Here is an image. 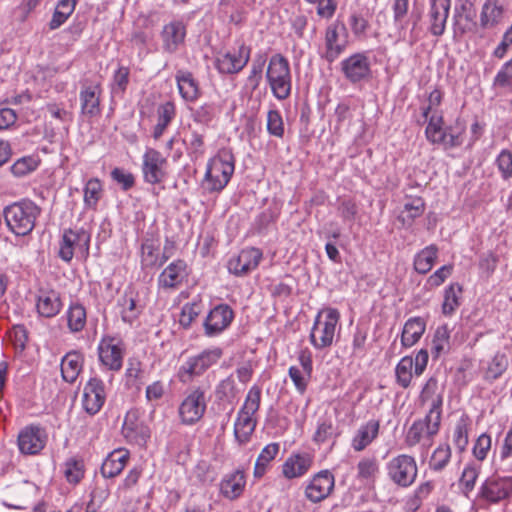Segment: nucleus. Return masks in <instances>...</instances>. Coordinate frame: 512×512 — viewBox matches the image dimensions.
<instances>
[{"mask_svg": "<svg viewBox=\"0 0 512 512\" xmlns=\"http://www.w3.org/2000/svg\"><path fill=\"white\" fill-rule=\"evenodd\" d=\"M341 70L351 83H357L370 75V62L363 53H356L341 62Z\"/></svg>", "mask_w": 512, "mask_h": 512, "instance_id": "6ab92c4d", "label": "nucleus"}, {"mask_svg": "<svg viewBox=\"0 0 512 512\" xmlns=\"http://www.w3.org/2000/svg\"><path fill=\"white\" fill-rule=\"evenodd\" d=\"M60 296L55 291L43 293L38 297L37 310L39 314L46 318L56 316L61 310Z\"/></svg>", "mask_w": 512, "mask_h": 512, "instance_id": "473e14b6", "label": "nucleus"}, {"mask_svg": "<svg viewBox=\"0 0 512 512\" xmlns=\"http://www.w3.org/2000/svg\"><path fill=\"white\" fill-rule=\"evenodd\" d=\"M157 249L152 242H145L141 247V264L144 268L159 266Z\"/></svg>", "mask_w": 512, "mask_h": 512, "instance_id": "052dcab7", "label": "nucleus"}, {"mask_svg": "<svg viewBox=\"0 0 512 512\" xmlns=\"http://www.w3.org/2000/svg\"><path fill=\"white\" fill-rule=\"evenodd\" d=\"M41 208L31 200L13 203L4 209L3 215L8 228L18 236L32 232Z\"/></svg>", "mask_w": 512, "mask_h": 512, "instance_id": "f03ea898", "label": "nucleus"}, {"mask_svg": "<svg viewBox=\"0 0 512 512\" xmlns=\"http://www.w3.org/2000/svg\"><path fill=\"white\" fill-rule=\"evenodd\" d=\"M125 346L121 339L105 336L98 345L99 359L105 367L112 371L122 368Z\"/></svg>", "mask_w": 512, "mask_h": 512, "instance_id": "1a4fd4ad", "label": "nucleus"}, {"mask_svg": "<svg viewBox=\"0 0 512 512\" xmlns=\"http://www.w3.org/2000/svg\"><path fill=\"white\" fill-rule=\"evenodd\" d=\"M122 306L121 318L125 323L132 324L141 313V309L137 306L136 300L127 295L123 296L120 300Z\"/></svg>", "mask_w": 512, "mask_h": 512, "instance_id": "5fc2aeb1", "label": "nucleus"}, {"mask_svg": "<svg viewBox=\"0 0 512 512\" xmlns=\"http://www.w3.org/2000/svg\"><path fill=\"white\" fill-rule=\"evenodd\" d=\"M160 36L163 50L173 54L184 44L186 25L181 20H173L163 26Z\"/></svg>", "mask_w": 512, "mask_h": 512, "instance_id": "412c9836", "label": "nucleus"}, {"mask_svg": "<svg viewBox=\"0 0 512 512\" xmlns=\"http://www.w3.org/2000/svg\"><path fill=\"white\" fill-rule=\"evenodd\" d=\"M106 401V390L104 382L92 377L88 380L83 388L82 407L84 411L93 416L97 414Z\"/></svg>", "mask_w": 512, "mask_h": 512, "instance_id": "9b49d317", "label": "nucleus"}, {"mask_svg": "<svg viewBox=\"0 0 512 512\" xmlns=\"http://www.w3.org/2000/svg\"><path fill=\"white\" fill-rule=\"evenodd\" d=\"M469 424L468 416L462 415L455 425L453 442L459 452H463L468 445Z\"/></svg>", "mask_w": 512, "mask_h": 512, "instance_id": "a18cd8bd", "label": "nucleus"}, {"mask_svg": "<svg viewBox=\"0 0 512 512\" xmlns=\"http://www.w3.org/2000/svg\"><path fill=\"white\" fill-rule=\"evenodd\" d=\"M437 255L438 248L436 245L432 244L425 247L416 254L414 258V269L420 274L428 273L432 269Z\"/></svg>", "mask_w": 512, "mask_h": 512, "instance_id": "c9c22d12", "label": "nucleus"}, {"mask_svg": "<svg viewBox=\"0 0 512 512\" xmlns=\"http://www.w3.org/2000/svg\"><path fill=\"white\" fill-rule=\"evenodd\" d=\"M46 433L36 426H29L21 430L18 435V447L23 454H38L46 444Z\"/></svg>", "mask_w": 512, "mask_h": 512, "instance_id": "aec40b11", "label": "nucleus"}, {"mask_svg": "<svg viewBox=\"0 0 512 512\" xmlns=\"http://www.w3.org/2000/svg\"><path fill=\"white\" fill-rule=\"evenodd\" d=\"M37 167V162L32 157H22L18 159L10 168L13 175L17 177L24 176Z\"/></svg>", "mask_w": 512, "mask_h": 512, "instance_id": "774afa93", "label": "nucleus"}, {"mask_svg": "<svg viewBox=\"0 0 512 512\" xmlns=\"http://www.w3.org/2000/svg\"><path fill=\"white\" fill-rule=\"evenodd\" d=\"M336 428L334 427L331 420H324L319 422L317 429L313 436V441L317 444H322L328 440L336 437Z\"/></svg>", "mask_w": 512, "mask_h": 512, "instance_id": "680f3d73", "label": "nucleus"}, {"mask_svg": "<svg viewBox=\"0 0 512 512\" xmlns=\"http://www.w3.org/2000/svg\"><path fill=\"white\" fill-rule=\"evenodd\" d=\"M223 351L219 347L206 349L196 356L189 357L179 370L180 380L184 383L193 377L202 375L222 357Z\"/></svg>", "mask_w": 512, "mask_h": 512, "instance_id": "423d86ee", "label": "nucleus"}, {"mask_svg": "<svg viewBox=\"0 0 512 512\" xmlns=\"http://www.w3.org/2000/svg\"><path fill=\"white\" fill-rule=\"evenodd\" d=\"M86 324V310L78 303L71 304L67 312V325L71 332L81 331Z\"/></svg>", "mask_w": 512, "mask_h": 512, "instance_id": "37998d69", "label": "nucleus"}, {"mask_svg": "<svg viewBox=\"0 0 512 512\" xmlns=\"http://www.w3.org/2000/svg\"><path fill=\"white\" fill-rule=\"evenodd\" d=\"M479 473L480 465L475 463L468 464L464 468L459 482L462 487V491L466 496H468V494L474 489Z\"/></svg>", "mask_w": 512, "mask_h": 512, "instance_id": "3c124183", "label": "nucleus"}, {"mask_svg": "<svg viewBox=\"0 0 512 512\" xmlns=\"http://www.w3.org/2000/svg\"><path fill=\"white\" fill-rule=\"evenodd\" d=\"M234 319V312L227 304L215 306L206 316L203 326L205 335L217 336L229 327Z\"/></svg>", "mask_w": 512, "mask_h": 512, "instance_id": "ddd939ff", "label": "nucleus"}, {"mask_svg": "<svg viewBox=\"0 0 512 512\" xmlns=\"http://www.w3.org/2000/svg\"><path fill=\"white\" fill-rule=\"evenodd\" d=\"M234 169V156L227 151L219 152L208 161L201 188L208 194L220 193L229 183Z\"/></svg>", "mask_w": 512, "mask_h": 512, "instance_id": "f257e3e1", "label": "nucleus"}, {"mask_svg": "<svg viewBox=\"0 0 512 512\" xmlns=\"http://www.w3.org/2000/svg\"><path fill=\"white\" fill-rule=\"evenodd\" d=\"M83 355L78 351H70L61 360V376L67 383H74L82 371Z\"/></svg>", "mask_w": 512, "mask_h": 512, "instance_id": "cd10ccee", "label": "nucleus"}, {"mask_svg": "<svg viewBox=\"0 0 512 512\" xmlns=\"http://www.w3.org/2000/svg\"><path fill=\"white\" fill-rule=\"evenodd\" d=\"M512 495V477L492 476L487 478L479 490V498L496 504Z\"/></svg>", "mask_w": 512, "mask_h": 512, "instance_id": "9d476101", "label": "nucleus"}, {"mask_svg": "<svg viewBox=\"0 0 512 512\" xmlns=\"http://www.w3.org/2000/svg\"><path fill=\"white\" fill-rule=\"evenodd\" d=\"M438 389V381L434 377H430L426 384L424 385L420 396L419 401L422 405L430 402V408H433V405L436 404L438 399L441 400V405L443 404V396L442 394H437L436 391Z\"/></svg>", "mask_w": 512, "mask_h": 512, "instance_id": "603ef678", "label": "nucleus"}, {"mask_svg": "<svg viewBox=\"0 0 512 512\" xmlns=\"http://www.w3.org/2000/svg\"><path fill=\"white\" fill-rule=\"evenodd\" d=\"M347 30L344 24H332L326 29L325 35V59L332 63L345 50L347 45Z\"/></svg>", "mask_w": 512, "mask_h": 512, "instance_id": "dca6fc26", "label": "nucleus"}, {"mask_svg": "<svg viewBox=\"0 0 512 512\" xmlns=\"http://www.w3.org/2000/svg\"><path fill=\"white\" fill-rule=\"evenodd\" d=\"M414 365V360L412 357L405 356L403 357L396 366L395 374L397 383L402 388H408L411 380H412V369Z\"/></svg>", "mask_w": 512, "mask_h": 512, "instance_id": "c03bdc74", "label": "nucleus"}, {"mask_svg": "<svg viewBox=\"0 0 512 512\" xmlns=\"http://www.w3.org/2000/svg\"><path fill=\"white\" fill-rule=\"evenodd\" d=\"M76 4V0H60L49 22V28L55 30L63 25L74 12Z\"/></svg>", "mask_w": 512, "mask_h": 512, "instance_id": "58836bf2", "label": "nucleus"}, {"mask_svg": "<svg viewBox=\"0 0 512 512\" xmlns=\"http://www.w3.org/2000/svg\"><path fill=\"white\" fill-rule=\"evenodd\" d=\"M240 390L233 375L221 380L215 388V397L218 401L233 404Z\"/></svg>", "mask_w": 512, "mask_h": 512, "instance_id": "f704fd0d", "label": "nucleus"}, {"mask_svg": "<svg viewBox=\"0 0 512 512\" xmlns=\"http://www.w3.org/2000/svg\"><path fill=\"white\" fill-rule=\"evenodd\" d=\"M102 89L99 83H82L79 93L81 113L85 117L93 118L101 113L100 95Z\"/></svg>", "mask_w": 512, "mask_h": 512, "instance_id": "a211bd4d", "label": "nucleus"}, {"mask_svg": "<svg viewBox=\"0 0 512 512\" xmlns=\"http://www.w3.org/2000/svg\"><path fill=\"white\" fill-rule=\"evenodd\" d=\"M265 62L266 59L264 56L260 55L252 63L251 71L247 78V86H249L252 91L256 90L261 83Z\"/></svg>", "mask_w": 512, "mask_h": 512, "instance_id": "13d9d810", "label": "nucleus"}, {"mask_svg": "<svg viewBox=\"0 0 512 512\" xmlns=\"http://www.w3.org/2000/svg\"><path fill=\"white\" fill-rule=\"evenodd\" d=\"M89 242L90 236L83 229H66L62 235L58 255L63 261L70 262L74 256V247L83 243L85 248L88 249Z\"/></svg>", "mask_w": 512, "mask_h": 512, "instance_id": "4be33fe9", "label": "nucleus"}, {"mask_svg": "<svg viewBox=\"0 0 512 512\" xmlns=\"http://www.w3.org/2000/svg\"><path fill=\"white\" fill-rule=\"evenodd\" d=\"M266 79L275 98L287 99L292 88L291 71L287 58L279 53L274 54L269 60Z\"/></svg>", "mask_w": 512, "mask_h": 512, "instance_id": "7ed1b4c3", "label": "nucleus"}, {"mask_svg": "<svg viewBox=\"0 0 512 512\" xmlns=\"http://www.w3.org/2000/svg\"><path fill=\"white\" fill-rule=\"evenodd\" d=\"M202 312V305L200 302L186 303L182 306L181 313L179 316V324L184 328L188 329L193 321Z\"/></svg>", "mask_w": 512, "mask_h": 512, "instance_id": "6e6d98bb", "label": "nucleus"}, {"mask_svg": "<svg viewBox=\"0 0 512 512\" xmlns=\"http://www.w3.org/2000/svg\"><path fill=\"white\" fill-rule=\"evenodd\" d=\"M449 329L446 325L439 326L434 334L432 340V355L434 357H439L442 353H445L449 350Z\"/></svg>", "mask_w": 512, "mask_h": 512, "instance_id": "49530a36", "label": "nucleus"}, {"mask_svg": "<svg viewBox=\"0 0 512 512\" xmlns=\"http://www.w3.org/2000/svg\"><path fill=\"white\" fill-rule=\"evenodd\" d=\"M461 131H455L452 127H446L434 134V138L428 141L432 144L443 145L445 149L455 148L462 144Z\"/></svg>", "mask_w": 512, "mask_h": 512, "instance_id": "a19ab883", "label": "nucleus"}, {"mask_svg": "<svg viewBox=\"0 0 512 512\" xmlns=\"http://www.w3.org/2000/svg\"><path fill=\"white\" fill-rule=\"evenodd\" d=\"M111 178L113 181L121 185L124 191L130 190L135 185L134 175L122 168H114L111 171Z\"/></svg>", "mask_w": 512, "mask_h": 512, "instance_id": "338daca9", "label": "nucleus"}, {"mask_svg": "<svg viewBox=\"0 0 512 512\" xmlns=\"http://www.w3.org/2000/svg\"><path fill=\"white\" fill-rule=\"evenodd\" d=\"M311 465L312 458L309 454H293L282 465V473L287 479L298 478L306 474Z\"/></svg>", "mask_w": 512, "mask_h": 512, "instance_id": "bb28decb", "label": "nucleus"}, {"mask_svg": "<svg viewBox=\"0 0 512 512\" xmlns=\"http://www.w3.org/2000/svg\"><path fill=\"white\" fill-rule=\"evenodd\" d=\"M339 318L335 308H326L317 314L310 333V342L315 348L323 349L332 344Z\"/></svg>", "mask_w": 512, "mask_h": 512, "instance_id": "39448f33", "label": "nucleus"}, {"mask_svg": "<svg viewBox=\"0 0 512 512\" xmlns=\"http://www.w3.org/2000/svg\"><path fill=\"white\" fill-rule=\"evenodd\" d=\"M441 415V400L438 399L433 408H429L425 418L415 421L408 429L405 439L406 444L413 447L420 443L422 439L431 440L439 432Z\"/></svg>", "mask_w": 512, "mask_h": 512, "instance_id": "20e7f679", "label": "nucleus"}, {"mask_svg": "<svg viewBox=\"0 0 512 512\" xmlns=\"http://www.w3.org/2000/svg\"><path fill=\"white\" fill-rule=\"evenodd\" d=\"M379 430L380 421L376 419H370L360 425L351 440L353 450L361 452L366 449L378 437Z\"/></svg>", "mask_w": 512, "mask_h": 512, "instance_id": "393cba45", "label": "nucleus"}, {"mask_svg": "<svg viewBox=\"0 0 512 512\" xmlns=\"http://www.w3.org/2000/svg\"><path fill=\"white\" fill-rule=\"evenodd\" d=\"M510 458H512V428L506 433L500 452V468L504 472H512Z\"/></svg>", "mask_w": 512, "mask_h": 512, "instance_id": "e2e57ef3", "label": "nucleus"}, {"mask_svg": "<svg viewBox=\"0 0 512 512\" xmlns=\"http://www.w3.org/2000/svg\"><path fill=\"white\" fill-rule=\"evenodd\" d=\"M122 432L127 439L137 443H144L150 437L148 427L139 421L137 410H130L126 413Z\"/></svg>", "mask_w": 512, "mask_h": 512, "instance_id": "b1692460", "label": "nucleus"}, {"mask_svg": "<svg viewBox=\"0 0 512 512\" xmlns=\"http://www.w3.org/2000/svg\"><path fill=\"white\" fill-rule=\"evenodd\" d=\"M357 477L361 480L373 479L379 471L375 458H364L357 465Z\"/></svg>", "mask_w": 512, "mask_h": 512, "instance_id": "bf43d9fd", "label": "nucleus"}, {"mask_svg": "<svg viewBox=\"0 0 512 512\" xmlns=\"http://www.w3.org/2000/svg\"><path fill=\"white\" fill-rule=\"evenodd\" d=\"M216 115L214 104L205 103L192 112L193 120L197 123L208 125Z\"/></svg>", "mask_w": 512, "mask_h": 512, "instance_id": "0e129e2a", "label": "nucleus"}, {"mask_svg": "<svg viewBox=\"0 0 512 512\" xmlns=\"http://www.w3.org/2000/svg\"><path fill=\"white\" fill-rule=\"evenodd\" d=\"M473 4L471 2H464L460 6L455 7L453 15V28L455 36H463L470 31L467 24H463V14L473 11Z\"/></svg>", "mask_w": 512, "mask_h": 512, "instance_id": "de8ad7c7", "label": "nucleus"}, {"mask_svg": "<svg viewBox=\"0 0 512 512\" xmlns=\"http://www.w3.org/2000/svg\"><path fill=\"white\" fill-rule=\"evenodd\" d=\"M508 364V358L504 353H496L484 371V380L489 383L494 382L507 370Z\"/></svg>", "mask_w": 512, "mask_h": 512, "instance_id": "ea45409f", "label": "nucleus"}, {"mask_svg": "<svg viewBox=\"0 0 512 512\" xmlns=\"http://www.w3.org/2000/svg\"><path fill=\"white\" fill-rule=\"evenodd\" d=\"M462 291V286L458 283H452L445 289L442 304V312L444 315H451L459 307V298Z\"/></svg>", "mask_w": 512, "mask_h": 512, "instance_id": "79ce46f5", "label": "nucleus"}, {"mask_svg": "<svg viewBox=\"0 0 512 512\" xmlns=\"http://www.w3.org/2000/svg\"><path fill=\"white\" fill-rule=\"evenodd\" d=\"M187 276V265L183 260L170 263L159 275L158 284L165 289L178 287Z\"/></svg>", "mask_w": 512, "mask_h": 512, "instance_id": "a878e982", "label": "nucleus"}, {"mask_svg": "<svg viewBox=\"0 0 512 512\" xmlns=\"http://www.w3.org/2000/svg\"><path fill=\"white\" fill-rule=\"evenodd\" d=\"M279 449L280 446L278 443H270L262 449L254 466L253 474L255 478H261L266 473L270 462L274 460L279 453Z\"/></svg>", "mask_w": 512, "mask_h": 512, "instance_id": "4c0bfd02", "label": "nucleus"}, {"mask_svg": "<svg viewBox=\"0 0 512 512\" xmlns=\"http://www.w3.org/2000/svg\"><path fill=\"white\" fill-rule=\"evenodd\" d=\"M450 0H431L428 12V31L436 37L444 34L449 16Z\"/></svg>", "mask_w": 512, "mask_h": 512, "instance_id": "f3484780", "label": "nucleus"}, {"mask_svg": "<svg viewBox=\"0 0 512 512\" xmlns=\"http://www.w3.org/2000/svg\"><path fill=\"white\" fill-rule=\"evenodd\" d=\"M496 164L504 180L512 177V153L509 150L504 149L500 152Z\"/></svg>", "mask_w": 512, "mask_h": 512, "instance_id": "69168bd1", "label": "nucleus"}, {"mask_svg": "<svg viewBox=\"0 0 512 512\" xmlns=\"http://www.w3.org/2000/svg\"><path fill=\"white\" fill-rule=\"evenodd\" d=\"M102 186L97 178L88 180L84 188V204L87 208L96 209L100 200Z\"/></svg>", "mask_w": 512, "mask_h": 512, "instance_id": "8fccbe9b", "label": "nucleus"}, {"mask_svg": "<svg viewBox=\"0 0 512 512\" xmlns=\"http://www.w3.org/2000/svg\"><path fill=\"white\" fill-rule=\"evenodd\" d=\"M129 453L127 450H114L104 460L101 473L105 478H113L120 474L127 464Z\"/></svg>", "mask_w": 512, "mask_h": 512, "instance_id": "c85d7f7f", "label": "nucleus"}, {"mask_svg": "<svg viewBox=\"0 0 512 512\" xmlns=\"http://www.w3.org/2000/svg\"><path fill=\"white\" fill-rule=\"evenodd\" d=\"M205 410V391L198 387L182 401L179 415L183 423L193 424L202 418Z\"/></svg>", "mask_w": 512, "mask_h": 512, "instance_id": "f8f14e48", "label": "nucleus"}, {"mask_svg": "<svg viewBox=\"0 0 512 512\" xmlns=\"http://www.w3.org/2000/svg\"><path fill=\"white\" fill-rule=\"evenodd\" d=\"M267 131L270 135L283 138L285 129L282 116L278 110H269L267 113Z\"/></svg>", "mask_w": 512, "mask_h": 512, "instance_id": "4d7b16f0", "label": "nucleus"}, {"mask_svg": "<svg viewBox=\"0 0 512 512\" xmlns=\"http://www.w3.org/2000/svg\"><path fill=\"white\" fill-rule=\"evenodd\" d=\"M175 79L180 95L186 101L193 102L199 96V86L192 73L185 70H179Z\"/></svg>", "mask_w": 512, "mask_h": 512, "instance_id": "7c9ffc66", "label": "nucleus"}, {"mask_svg": "<svg viewBox=\"0 0 512 512\" xmlns=\"http://www.w3.org/2000/svg\"><path fill=\"white\" fill-rule=\"evenodd\" d=\"M426 329V322L421 317H413L406 321L401 334V344L411 347L419 341Z\"/></svg>", "mask_w": 512, "mask_h": 512, "instance_id": "c756f323", "label": "nucleus"}, {"mask_svg": "<svg viewBox=\"0 0 512 512\" xmlns=\"http://www.w3.org/2000/svg\"><path fill=\"white\" fill-rule=\"evenodd\" d=\"M335 479L328 470L315 474L305 488V496L312 503H319L326 499L334 489Z\"/></svg>", "mask_w": 512, "mask_h": 512, "instance_id": "4468645a", "label": "nucleus"}, {"mask_svg": "<svg viewBox=\"0 0 512 512\" xmlns=\"http://www.w3.org/2000/svg\"><path fill=\"white\" fill-rule=\"evenodd\" d=\"M387 469L391 480L401 487H408L413 484L418 471L415 459L406 454L390 460Z\"/></svg>", "mask_w": 512, "mask_h": 512, "instance_id": "6e6552de", "label": "nucleus"}, {"mask_svg": "<svg viewBox=\"0 0 512 512\" xmlns=\"http://www.w3.org/2000/svg\"><path fill=\"white\" fill-rule=\"evenodd\" d=\"M451 454V448L448 444L440 445L433 452L429 460V467L436 472L444 470L451 459Z\"/></svg>", "mask_w": 512, "mask_h": 512, "instance_id": "09e8293b", "label": "nucleus"}, {"mask_svg": "<svg viewBox=\"0 0 512 512\" xmlns=\"http://www.w3.org/2000/svg\"><path fill=\"white\" fill-rule=\"evenodd\" d=\"M262 259V252L257 248L243 249L237 256L228 261V270L235 276L241 277L255 270Z\"/></svg>", "mask_w": 512, "mask_h": 512, "instance_id": "2eb2a0df", "label": "nucleus"}, {"mask_svg": "<svg viewBox=\"0 0 512 512\" xmlns=\"http://www.w3.org/2000/svg\"><path fill=\"white\" fill-rule=\"evenodd\" d=\"M246 477L242 469L224 475L220 482V493L228 500L238 499L244 492Z\"/></svg>", "mask_w": 512, "mask_h": 512, "instance_id": "5701e85b", "label": "nucleus"}, {"mask_svg": "<svg viewBox=\"0 0 512 512\" xmlns=\"http://www.w3.org/2000/svg\"><path fill=\"white\" fill-rule=\"evenodd\" d=\"M257 419L252 414H242L238 411L237 419L234 424V436L239 444H245L250 440V436L255 430Z\"/></svg>", "mask_w": 512, "mask_h": 512, "instance_id": "2f4dec72", "label": "nucleus"}, {"mask_svg": "<svg viewBox=\"0 0 512 512\" xmlns=\"http://www.w3.org/2000/svg\"><path fill=\"white\" fill-rule=\"evenodd\" d=\"M424 210L425 201L422 197H407L399 219H401L403 223L411 224L424 213Z\"/></svg>", "mask_w": 512, "mask_h": 512, "instance_id": "e433bc0d", "label": "nucleus"}, {"mask_svg": "<svg viewBox=\"0 0 512 512\" xmlns=\"http://www.w3.org/2000/svg\"><path fill=\"white\" fill-rule=\"evenodd\" d=\"M262 390L259 386L253 385L245 398V401L239 411L242 414L255 415L260 408Z\"/></svg>", "mask_w": 512, "mask_h": 512, "instance_id": "864d4df0", "label": "nucleus"}, {"mask_svg": "<svg viewBox=\"0 0 512 512\" xmlns=\"http://www.w3.org/2000/svg\"><path fill=\"white\" fill-rule=\"evenodd\" d=\"M503 17V8L496 0H487L481 11L480 25L482 28H493L500 23Z\"/></svg>", "mask_w": 512, "mask_h": 512, "instance_id": "72a5a7b5", "label": "nucleus"}, {"mask_svg": "<svg viewBox=\"0 0 512 512\" xmlns=\"http://www.w3.org/2000/svg\"><path fill=\"white\" fill-rule=\"evenodd\" d=\"M168 161L161 152L147 148L142 156L141 172L145 183L156 185L167 178Z\"/></svg>", "mask_w": 512, "mask_h": 512, "instance_id": "0eeeda50", "label": "nucleus"}]
</instances>
